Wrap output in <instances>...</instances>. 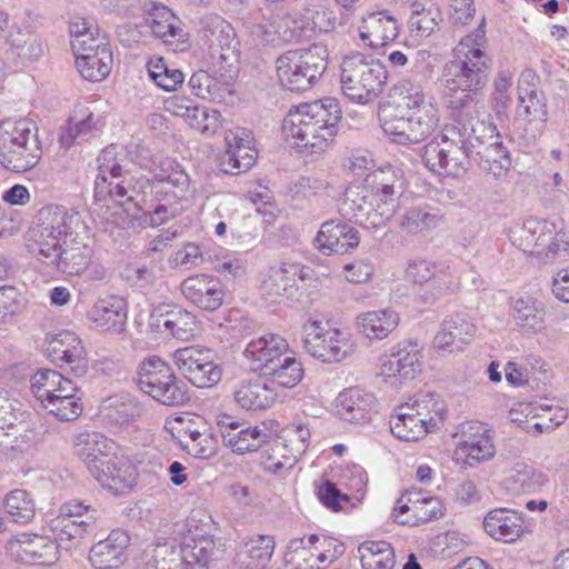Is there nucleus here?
Wrapping results in <instances>:
<instances>
[{
    "instance_id": "obj_1",
    "label": "nucleus",
    "mask_w": 569,
    "mask_h": 569,
    "mask_svg": "<svg viewBox=\"0 0 569 569\" xmlns=\"http://www.w3.org/2000/svg\"><path fill=\"white\" fill-rule=\"evenodd\" d=\"M88 227L81 214L63 206L41 208L26 233V247L39 261L68 276L87 271L91 281H103L107 269L90 264L93 250L89 244Z\"/></svg>"
},
{
    "instance_id": "obj_2",
    "label": "nucleus",
    "mask_w": 569,
    "mask_h": 569,
    "mask_svg": "<svg viewBox=\"0 0 569 569\" xmlns=\"http://www.w3.org/2000/svg\"><path fill=\"white\" fill-rule=\"evenodd\" d=\"M98 174L94 181V198L97 201L108 200L123 207L132 204L134 209L142 210L147 206L146 188H150V192L154 193L156 199L163 198V187L156 184L164 181L171 183L179 189L181 196L184 197L189 191V177L180 168V166L171 160L161 158L153 161L152 181L144 177H134L129 172H122L121 166L118 163L113 148H107L101 151L98 159Z\"/></svg>"
},
{
    "instance_id": "obj_3",
    "label": "nucleus",
    "mask_w": 569,
    "mask_h": 569,
    "mask_svg": "<svg viewBox=\"0 0 569 569\" xmlns=\"http://www.w3.org/2000/svg\"><path fill=\"white\" fill-rule=\"evenodd\" d=\"M490 70L487 38L482 26L461 38L452 50V59L442 69L439 79L445 98L452 109H461L472 102L481 91Z\"/></svg>"
},
{
    "instance_id": "obj_4",
    "label": "nucleus",
    "mask_w": 569,
    "mask_h": 569,
    "mask_svg": "<svg viewBox=\"0 0 569 569\" xmlns=\"http://www.w3.org/2000/svg\"><path fill=\"white\" fill-rule=\"evenodd\" d=\"M172 535V541L147 546L141 569H204L224 550L221 539L204 535L194 517L176 521Z\"/></svg>"
},
{
    "instance_id": "obj_5",
    "label": "nucleus",
    "mask_w": 569,
    "mask_h": 569,
    "mask_svg": "<svg viewBox=\"0 0 569 569\" xmlns=\"http://www.w3.org/2000/svg\"><path fill=\"white\" fill-rule=\"evenodd\" d=\"M403 191V180L392 167L370 173L365 186H351L345 192L340 213L366 229L383 227L393 217Z\"/></svg>"
},
{
    "instance_id": "obj_6",
    "label": "nucleus",
    "mask_w": 569,
    "mask_h": 569,
    "mask_svg": "<svg viewBox=\"0 0 569 569\" xmlns=\"http://www.w3.org/2000/svg\"><path fill=\"white\" fill-rule=\"evenodd\" d=\"M74 456L92 477L113 496H122L136 485L133 466L122 450L106 436L82 431L72 440Z\"/></svg>"
},
{
    "instance_id": "obj_7",
    "label": "nucleus",
    "mask_w": 569,
    "mask_h": 569,
    "mask_svg": "<svg viewBox=\"0 0 569 569\" xmlns=\"http://www.w3.org/2000/svg\"><path fill=\"white\" fill-rule=\"evenodd\" d=\"M341 114L338 100L330 97L299 104L282 121L283 139L300 152L321 153L333 141Z\"/></svg>"
},
{
    "instance_id": "obj_8",
    "label": "nucleus",
    "mask_w": 569,
    "mask_h": 569,
    "mask_svg": "<svg viewBox=\"0 0 569 569\" xmlns=\"http://www.w3.org/2000/svg\"><path fill=\"white\" fill-rule=\"evenodd\" d=\"M510 242L541 263L563 261L569 256V240L565 232L543 220L528 219L515 222L508 231Z\"/></svg>"
},
{
    "instance_id": "obj_9",
    "label": "nucleus",
    "mask_w": 569,
    "mask_h": 569,
    "mask_svg": "<svg viewBox=\"0 0 569 569\" xmlns=\"http://www.w3.org/2000/svg\"><path fill=\"white\" fill-rule=\"evenodd\" d=\"M387 81L385 66L361 52L343 57L340 64L342 93L351 101L366 104L373 101L383 90Z\"/></svg>"
},
{
    "instance_id": "obj_10",
    "label": "nucleus",
    "mask_w": 569,
    "mask_h": 569,
    "mask_svg": "<svg viewBox=\"0 0 569 569\" xmlns=\"http://www.w3.org/2000/svg\"><path fill=\"white\" fill-rule=\"evenodd\" d=\"M42 154L36 126L27 120L0 123V163L8 170L24 172L32 169Z\"/></svg>"
},
{
    "instance_id": "obj_11",
    "label": "nucleus",
    "mask_w": 569,
    "mask_h": 569,
    "mask_svg": "<svg viewBox=\"0 0 569 569\" xmlns=\"http://www.w3.org/2000/svg\"><path fill=\"white\" fill-rule=\"evenodd\" d=\"M302 333L306 352L322 363H339L356 351V343L348 331L316 317H308L302 325Z\"/></svg>"
},
{
    "instance_id": "obj_12",
    "label": "nucleus",
    "mask_w": 569,
    "mask_h": 569,
    "mask_svg": "<svg viewBox=\"0 0 569 569\" xmlns=\"http://www.w3.org/2000/svg\"><path fill=\"white\" fill-rule=\"evenodd\" d=\"M276 66L282 87L291 91L305 90L326 70V49L313 44L305 50H289L277 59Z\"/></svg>"
},
{
    "instance_id": "obj_13",
    "label": "nucleus",
    "mask_w": 569,
    "mask_h": 569,
    "mask_svg": "<svg viewBox=\"0 0 569 569\" xmlns=\"http://www.w3.org/2000/svg\"><path fill=\"white\" fill-rule=\"evenodd\" d=\"M138 386L141 391L164 406H177L188 400V395L168 363L152 356L139 367Z\"/></svg>"
},
{
    "instance_id": "obj_14",
    "label": "nucleus",
    "mask_w": 569,
    "mask_h": 569,
    "mask_svg": "<svg viewBox=\"0 0 569 569\" xmlns=\"http://www.w3.org/2000/svg\"><path fill=\"white\" fill-rule=\"evenodd\" d=\"M422 349L416 341H402L381 355L377 376L391 388L399 389L411 382L421 370Z\"/></svg>"
},
{
    "instance_id": "obj_15",
    "label": "nucleus",
    "mask_w": 569,
    "mask_h": 569,
    "mask_svg": "<svg viewBox=\"0 0 569 569\" xmlns=\"http://www.w3.org/2000/svg\"><path fill=\"white\" fill-rule=\"evenodd\" d=\"M202 23V40L208 49L211 67L238 72V42L231 24L218 16L207 17Z\"/></svg>"
},
{
    "instance_id": "obj_16",
    "label": "nucleus",
    "mask_w": 569,
    "mask_h": 569,
    "mask_svg": "<svg viewBox=\"0 0 569 569\" xmlns=\"http://www.w3.org/2000/svg\"><path fill=\"white\" fill-rule=\"evenodd\" d=\"M94 519V510L90 506L80 500H67L60 507L59 513L49 521L58 550L70 551L77 548L87 527Z\"/></svg>"
},
{
    "instance_id": "obj_17",
    "label": "nucleus",
    "mask_w": 569,
    "mask_h": 569,
    "mask_svg": "<svg viewBox=\"0 0 569 569\" xmlns=\"http://www.w3.org/2000/svg\"><path fill=\"white\" fill-rule=\"evenodd\" d=\"M496 455L493 431L479 421H467L460 427V440L453 451L457 461L469 467L491 460Z\"/></svg>"
},
{
    "instance_id": "obj_18",
    "label": "nucleus",
    "mask_w": 569,
    "mask_h": 569,
    "mask_svg": "<svg viewBox=\"0 0 569 569\" xmlns=\"http://www.w3.org/2000/svg\"><path fill=\"white\" fill-rule=\"evenodd\" d=\"M6 549L14 560L22 563L52 566L59 560L57 543L37 533H17L8 540Z\"/></svg>"
},
{
    "instance_id": "obj_19",
    "label": "nucleus",
    "mask_w": 569,
    "mask_h": 569,
    "mask_svg": "<svg viewBox=\"0 0 569 569\" xmlns=\"http://www.w3.org/2000/svg\"><path fill=\"white\" fill-rule=\"evenodd\" d=\"M172 358L178 370L198 388L212 387L221 379L222 370L208 351L186 347L178 349Z\"/></svg>"
},
{
    "instance_id": "obj_20",
    "label": "nucleus",
    "mask_w": 569,
    "mask_h": 569,
    "mask_svg": "<svg viewBox=\"0 0 569 569\" xmlns=\"http://www.w3.org/2000/svg\"><path fill=\"white\" fill-rule=\"evenodd\" d=\"M380 126L391 142L402 146L416 144L429 138L439 124L415 117L398 116L383 110L380 113Z\"/></svg>"
},
{
    "instance_id": "obj_21",
    "label": "nucleus",
    "mask_w": 569,
    "mask_h": 569,
    "mask_svg": "<svg viewBox=\"0 0 569 569\" xmlns=\"http://www.w3.org/2000/svg\"><path fill=\"white\" fill-rule=\"evenodd\" d=\"M217 425L224 445L239 455L258 450L268 438L259 427L247 426L227 413L217 417Z\"/></svg>"
},
{
    "instance_id": "obj_22",
    "label": "nucleus",
    "mask_w": 569,
    "mask_h": 569,
    "mask_svg": "<svg viewBox=\"0 0 569 569\" xmlns=\"http://www.w3.org/2000/svg\"><path fill=\"white\" fill-rule=\"evenodd\" d=\"M180 290L190 303L204 311L218 310L226 297L221 280L207 273L188 277L181 282Z\"/></svg>"
},
{
    "instance_id": "obj_23",
    "label": "nucleus",
    "mask_w": 569,
    "mask_h": 569,
    "mask_svg": "<svg viewBox=\"0 0 569 569\" xmlns=\"http://www.w3.org/2000/svg\"><path fill=\"white\" fill-rule=\"evenodd\" d=\"M362 46L378 49L388 46L399 34L397 19L387 10L367 12L357 26Z\"/></svg>"
},
{
    "instance_id": "obj_24",
    "label": "nucleus",
    "mask_w": 569,
    "mask_h": 569,
    "mask_svg": "<svg viewBox=\"0 0 569 569\" xmlns=\"http://www.w3.org/2000/svg\"><path fill=\"white\" fill-rule=\"evenodd\" d=\"M289 350V343L283 337L264 333L247 343L243 357L252 371L263 375Z\"/></svg>"
},
{
    "instance_id": "obj_25",
    "label": "nucleus",
    "mask_w": 569,
    "mask_h": 569,
    "mask_svg": "<svg viewBox=\"0 0 569 569\" xmlns=\"http://www.w3.org/2000/svg\"><path fill=\"white\" fill-rule=\"evenodd\" d=\"M305 10L307 21H298L296 12L281 10L270 14L257 27V34L261 36L267 43L297 41L301 36V29L313 20L312 11L309 8Z\"/></svg>"
},
{
    "instance_id": "obj_26",
    "label": "nucleus",
    "mask_w": 569,
    "mask_h": 569,
    "mask_svg": "<svg viewBox=\"0 0 569 569\" xmlns=\"http://www.w3.org/2000/svg\"><path fill=\"white\" fill-rule=\"evenodd\" d=\"M476 333V326L463 313L447 316L432 340V348L438 353H452L463 350Z\"/></svg>"
},
{
    "instance_id": "obj_27",
    "label": "nucleus",
    "mask_w": 569,
    "mask_h": 569,
    "mask_svg": "<svg viewBox=\"0 0 569 569\" xmlns=\"http://www.w3.org/2000/svg\"><path fill=\"white\" fill-rule=\"evenodd\" d=\"M149 326L156 332H168L181 341H188L199 332L197 317L181 308L166 312L162 307L154 308L150 313Z\"/></svg>"
},
{
    "instance_id": "obj_28",
    "label": "nucleus",
    "mask_w": 569,
    "mask_h": 569,
    "mask_svg": "<svg viewBox=\"0 0 569 569\" xmlns=\"http://www.w3.org/2000/svg\"><path fill=\"white\" fill-rule=\"evenodd\" d=\"M233 400L243 410L260 411L271 408L278 401V391L260 377L239 380L233 387Z\"/></svg>"
},
{
    "instance_id": "obj_29",
    "label": "nucleus",
    "mask_w": 569,
    "mask_h": 569,
    "mask_svg": "<svg viewBox=\"0 0 569 569\" xmlns=\"http://www.w3.org/2000/svg\"><path fill=\"white\" fill-rule=\"evenodd\" d=\"M224 140L227 149L220 158L221 171L234 174L248 170L257 157L250 134L243 129L230 130L226 133Z\"/></svg>"
},
{
    "instance_id": "obj_30",
    "label": "nucleus",
    "mask_w": 569,
    "mask_h": 569,
    "mask_svg": "<svg viewBox=\"0 0 569 569\" xmlns=\"http://www.w3.org/2000/svg\"><path fill=\"white\" fill-rule=\"evenodd\" d=\"M375 407V396L359 387L345 389L335 400L337 416L341 420L355 425L369 422Z\"/></svg>"
},
{
    "instance_id": "obj_31",
    "label": "nucleus",
    "mask_w": 569,
    "mask_h": 569,
    "mask_svg": "<svg viewBox=\"0 0 569 569\" xmlns=\"http://www.w3.org/2000/svg\"><path fill=\"white\" fill-rule=\"evenodd\" d=\"M130 545L127 531L112 530L106 539L94 543L89 552V561L96 569H117L127 560L126 550Z\"/></svg>"
},
{
    "instance_id": "obj_32",
    "label": "nucleus",
    "mask_w": 569,
    "mask_h": 569,
    "mask_svg": "<svg viewBox=\"0 0 569 569\" xmlns=\"http://www.w3.org/2000/svg\"><path fill=\"white\" fill-rule=\"evenodd\" d=\"M359 232L346 222L326 221L317 233L318 249L325 254H345L359 244Z\"/></svg>"
},
{
    "instance_id": "obj_33",
    "label": "nucleus",
    "mask_w": 569,
    "mask_h": 569,
    "mask_svg": "<svg viewBox=\"0 0 569 569\" xmlns=\"http://www.w3.org/2000/svg\"><path fill=\"white\" fill-rule=\"evenodd\" d=\"M84 51L73 52L76 66L86 80L101 81L109 76L113 64L112 51L103 40L92 42Z\"/></svg>"
},
{
    "instance_id": "obj_34",
    "label": "nucleus",
    "mask_w": 569,
    "mask_h": 569,
    "mask_svg": "<svg viewBox=\"0 0 569 569\" xmlns=\"http://www.w3.org/2000/svg\"><path fill=\"white\" fill-rule=\"evenodd\" d=\"M219 78L212 77L204 70H199L189 79L188 86L193 94L201 99L222 102L231 93V84L238 72H229L221 68H213Z\"/></svg>"
},
{
    "instance_id": "obj_35",
    "label": "nucleus",
    "mask_w": 569,
    "mask_h": 569,
    "mask_svg": "<svg viewBox=\"0 0 569 569\" xmlns=\"http://www.w3.org/2000/svg\"><path fill=\"white\" fill-rule=\"evenodd\" d=\"M538 78L533 70L526 69L518 80L519 108L529 122H546L548 117L546 99L537 88Z\"/></svg>"
},
{
    "instance_id": "obj_36",
    "label": "nucleus",
    "mask_w": 569,
    "mask_h": 569,
    "mask_svg": "<svg viewBox=\"0 0 569 569\" xmlns=\"http://www.w3.org/2000/svg\"><path fill=\"white\" fill-rule=\"evenodd\" d=\"M399 323L400 315L392 308L362 312L356 318L358 331L370 341L388 338Z\"/></svg>"
},
{
    "instance_id": "obj_37",
    "label": "nucleus",
    "mask_w": 569,
    "mask_h": 569,
    "mask_svg": "<svg viewBox=\"0 0 569 569\" xmlns=\"http://www.w3.org/2000/svg\"><path fill=\"white\" fill-rule=\"evenodd\" d=\"M483 529L496 540L513 542L523 533V518L507 508L493 509L485 517Z\"/></svg>"
},
{
    "instance_id": "obj_38",
    "label": "nucleus",
    "mask_w": 569,
    "mask_h": 569,
    "mask_svg": "<svg viewBox=\"0 0 569 569\" xmlns=\"http://www.w3.org/2000/svg\"><path fill=\"white\" fill-rule=\"evenodd\" d=\"M101 126L98 117L88 108L80 107L74 110L67 124L61 129L60 143L68 149L74 143L90 140L100 132Z\"/></svg>"
},
{
    "instance_id": "obj_39",
    "label": "nucleus",
    "mask_w": 569,
    "mask_h": 569,
    "mask_svg": "<svg viewBox=\"0 0 569 569\" xmlns=\"http://www.w3.org/2000/svg\"><path fill=\"white\" fill-rule=\"evenodd\" d=\"M89 318L100 329L120 333L127 323L126 301L117 296L100 299L91 308Z\"/></svg>"
},
{
    "instance_id": "obj_40",
    "label": "nucleus",
    "mask_w": 569,
    "mask_h": 569,
    "mask_svg": "<svg viewBox=\"0 0 569 569\" xmlns=\"http://www.w3.org/2000/svg\"><path fill=\"white\" fill-rule=\"evenodd\" d=\"M448 133L450 134L448 142L450 152H446L442 174L459 178L468 170L470 134L467 133V130L461 132L456 126H448Z\"/></svg>"
},
{
    "instance_id": "obj_41",
    "label": "nucleus",
    "mask_w": 569,
    "mask_h": 569,
    "mask_svg": "<svg viewBox=\"0 0 569 569\" xmlns=\"http://www.w3.org/2000/svg\"><path fill=\"white\" fill-rule=\"evenodd\" d=\"M402 106L409 114L436 124L440 122V112L435 99L426 93L420 84L405 82L401 87Z\"/></svg>"
},
{
    "instance_id": "obj_42",
    "label": "nucleus",
    "mask_w": 569,
    "mask_h": 569,
    "mask_svg": "<svg viewBox=\"0 0 569 569\" xmlns=\"http://www.w3.org/2000/svg\"><path fill=\"white\" fill-rule=\"evenodd\" d=\"M443 513L442 500H408L395 507L391 516L400 525L418 526L441 518Z\"/></svg>"
},
{
    "instance_id": "obj_43",
    "label": "nucleus",
    "mask_w": 569,
    "mask_h": 569,
    "mask_svg": "<svg viewBox=\"0 0 569 569\" xmlns=\"http://www.w3.org/2000/svg\"><path fill=\"white\" fill-rule=\"evenodd\" d=\"M47 353L56 363L79 366L84 359V348L71 331H61L47 339Z\"/></svg>"
},
{
    "instance_id": "obj_44",
    "label": "nucleus",
    "mask_w": 569,
    "mask_h": 569,
    "mask_svg": "<svg viewBox=\"0 0 569 569\" xmlns=\"http://www.w3.org/2000/svg\"><path fill=\"white\" fill-rule=\"evenodd\" d=\"M546 312L541 301L532 297H520L513 301L512 318L516 326L528 335H535L545 329Z\"/></svg>"
},
{
    "instance_id": "obj_45",
    "label": "nucleus",
    "mask_w": 569,
    "mask_h": 569,
    "mask_svg": "<svg viewBox=\"0 0 569 569\" xmlns=\"http://www.w3.org/2000/svg\"><path fill=\"white\" fill-rule=\"evenodd\" d=\"M31 390L37 399L56 396H73L78 393L77 386L54 370H38L31 378Z\"/></svg>"
},
{
    "instance_id": "obj_46",
    "label": "nucleus",
    "mask_w": 569,
    "mask_h": 569,
    "mask_svg": "<svg viewBox=\"0 0 569 569\" xmlns=\"http://www.w3.org/2000/svg\"><path fill=\"white\" fill-rule=\"evenodd\" d=\"M305 276V268L301 264L283 262L272 270L264 282V293L271 302H277L297 284V280H303Z\"/></svg>"
},
{
    "instance_id": "obj_47",
    "label": "nucleus",
    "mask_w": 569,
    "mask_h": 569,
    "mask_svg": "<svg viewBox=\"0 0 569 569\" xmlns=\"http://www.w3.org/2000/svg\"><path fill=\"white\" fill-rule=\"evenodd\" d=\"M273 550L274 540L271 536H257L243 543L237 552V562L248 569H264Z\"/></svg>"
},
{
    "instance_id": "obj_48",
    "label": "nucleus",
    "mask_w": 569,
    "mask_h": 569,
    "mask_svg": "<svg viewBox=\"0 0 569 569\" xmlns=\"http://www.w3.org/2000/svg\"><path fill=\"white\" fill-rule=\"evenodd\" d=\"M422 421L415 416L413 409L405 403L395 409L389 425L396 438L403 441H417L430 432Z\"/></svg>"
},
{
    "instance_id": "obj_49",
    "label": "nucleus",
    "mask_w": 569,
    "mask_h": 569,
    "mask_svg": "<svg viewBox=\"0 0 569 569\" xmlns=\"http://www.w3.org/2000/svg\"><path fill=\"white\" fill-rule=\"evenodd\" d=\"M147 23L152 33L166 43L181 41L186 36L179 19L164 6L154 4L148 14Z\"/></svg>"
},
{
    "instance_id": "obj_50",
    "label": "nucleus",
    "mask_w": 569,
    "mask_h": 569,
    "mask_svg": "<svg viewBox=\"0 0 569 569\" xmlns=\"http://www.w3.org/2000/svg\"><path fill=\"white\" fill-rule=\"evenodd\" d=\"M272 383L291 389L299 385L305 377V367L300 358L291 350L281 357L266 373Z\"/></svg>"
},
{
    "instance_id": "obj_51",
    "label": "nucleus",
    "mask_w": 569,
    "mask_h": 569,
    "mask_svg": "<svg viewBox=\"0 0 569 569\" xmlns=\"http://www.w3.org/2000/svg\"><path fill=\"white\" fill-rule=\"evenodd\" d=\"M362 569H395L396 557L386 541H366L358 547Z\"/></svg>"
},
{
    "instance_id": "obj_52",
    "label": "nucleus",
    "mask_w": 569,
    "mask_h": 569,
    "mask_svg": "<svg viewBox=\"0 0 569 569\" xmlns=\"http://www.w3.org/2000/svg\"><path fill=\"white\" fill-rule=\"evenodd\" d=\"M413 409L415 416L423 420L422 423L430 432L439 428L445 416L442 400L436 393L426 392L418 395L411 403H406Z\"/></svg>"
},
{
    "instance_id": "obj_53",
    "label": "nucleus",
    "mask_w": 569,
    "mask_h": 569,
    "mask_svg": "<svg viewBox=\"0 0 569 569\" xmlns=\"http://www.w3.org/2000/svg\"><path fill=\"white\" fill-rule=\"evenodd\" d=\"M296 463L297 455L293 448L283 440H276L273 446L263 453L261 460L263 470L273 475H286Z\"/></svg>"
},
{
    "instance_id": "obj_54",
    "label": "nucleus",
    "mask_w": 569,
    "mask_h": 569,
    "mask_svg": "<svg viewBox=\"0 0 569 569\" xmlns=\"http://www.w3.org/2000/svg\"><path fill=\"white\" fill-rule=\"evenodd\" d=\"M439 216L423 207H412L399 218L400 229L408 234H418L436 228Z\"/></svg>"
},
{
    "instance_id": "obj_55",
    "label": "nucleus",
    "mask_w": 569,
    "mask_h": 569,
    "mask_svg": "<svg viewBox=\"0 0 569 569\" xmlns=\"http://www.w3.org/2000/svg\"><path fill=\"white\" fill-rule=\"evenodd\" d=\"M50 415L63 421L74 420L82 412L81 398L77 395L37 399Z\"/></svg>"
},
{
    "instance_id": "obj_56",
    "label": "nucleus",
    "mask_w": 569,
    "mask_h": 569,
    "mask_svg": "<svg viewBox=\"0 0 569 569\" xmlns=\"http://www.w3.org/2000/svg\"><path fill=\"white\" fill-rule=\"evenodd\" d=\"M508 480L511 481L515 493L532 495L546 483L547 478L533 467L518 463L512 468Z\"/></svg>"
},
{
    "instance_id": "obj_57",
    "label": "nucleus",
    "mask_w": 569,
    "mask_h": 569,
    "mask_svg": "<svg viewBox=\"0 0 569 569\" xmlns=\"http://www.w3.org/2000/svg\"><path fill=\"white\" fill-rule=\"evenodd\" d=\"M150 79L164 91H174L183 83V73L176 68H169L163 58L153 57L147 63Z\"/></svg>"
},
{
    "instance_id": "obj_58",
    "label": "nucleus",
    "mask_w": 569,
    "mask_h": 569,
    "mask_svg": "<svg viewBox=\"0 0 569 569\" xmlns=\"http://www.w3.org/2000/svg\"><path fill=\"white\" fill-rule=\"evenodd\" d=\"M449 138L448 127H446L441 134L435 137L422 148V162L430 171L437 174H442L446 152H450V150H448Z\"/></svg>"
},
{
    "instance_id": "obj_59",
    "label": "nucleus",
    "mask_w": 569,
    "mask_h": 569,
    "mask_svg": "<svg viewBox=\"0 0 569 569\" xmlns=\"http://www.w3.org/2000/svg\"><path fill=\"white\" fill-rule=\"evenodd\" d=\"M71 48L73 52L84 51L92 42H100L98 28L92 20L76 17L69 22Z\"/></svg>"
},
{
    "instance_id": "obj_60",
    "label": "nucleus",
    "mask_w": 569,
    "mask_h": 569,
    "mask_svg": "<svg viewBox=\"0 0 569 569\" xmlns=\"http://www.w3.org/2000/svg\"><path fill=\"white\" fill-rule=\"evenodd\" d=\"M188 126L206 136L214 134L222 126V116L216 109L197 104Z\"/></svg>"
},
{
    "instance_id": "obj_61",
    "label": "nucleus",
    "mask_w": 569,
    "mask_h": 569,
    "mask_svg": "<svg viewBox=\"0 0 569 569\" xmlns=\"http://www.w3.org/2000/svg\"><path fill=\"white\" fill-rule=\"evenodd\" d=\"M448 268L450 266H446L443 268L438 269L436 263L428 260H412L409 262L406 273L408 279L418 284H423L431 279L435 281L438 278L448 279Z\"/></svg>"
},
{
    "instance_id": "obj_62",
    "label": "nucleus",
    "mask_w": 569,
    "mask_h": 569,
    "mask_svg": "<svg viewBox=\"0 0 569 569\" xmlns=\"http://www.w3.org/2000/svg\"><path fill=\"white\" fill-rule=\"evenodd\" d=\"M339 481L350 492L363 495L368 485V475L361 466L350 463L341 468Z\"/></svg>"
},
{
    "instance_id": "obj_63",
    "label": "nucleus",
    "mask_w": 569,
    "mask_h": 569,
    "mask_svg": "<svg viewBox=\"0 0 569 569\" xmlns=\"http://www.w3.org/2000/svg\"><path fill=\"white\" fill-rule=\"evenodd\" d=\"M8 42L12 48L20 50L19 54L38 56L41 51L40 44L28 28L12 26L8 34Z\"/></svg>"
},
{
    "instance_id": "obj_64",
    "label": "nucleus",
    "mask_w": 569,
    "mask_h": 569,
    "mask_svg": "<svg viewBox=\"0 0 569 569\" xmlns=\"http://www.w3.org/2000/svg\"><path fill=\"white\" fill-rule=\"evenodd\" d=\"M303 540L290 541L289 549L290 559L289 561L296 566V569H315L316 562H325L327 560L326 552H320L317 557L306 547L302 546Z\"/></svg>"
}]
</instances>
